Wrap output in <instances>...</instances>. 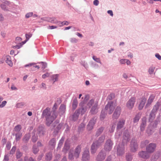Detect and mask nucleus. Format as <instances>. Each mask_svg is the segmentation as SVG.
I'll list each match as a JSON object with an SVG mask.
<instances>
[{
  "mask_svg": "<svg viewBox=\"0 0 161 161\" xmlns=\"http://www.w3.org/2000/svg\"><path fill=\"white\" fill-rule=\"evenodd\" d=\"M57 107V104L55 103L53 107V109L54 110H55ZM50 109L49 108H47L43 111L42 113V115L46 118V124L48 126L50 125L52 123L57 116V113L55 111H53L52 115H51V112Z\"/></svg>",
  "mask_w": 161,
  "mask_h": 161,
  "instance_id": "obj_1",
  "label": "nucleus"
},
{
  "mask_svg": "<svg viewBox=\"0 0 161 161\" xmlns=\"http://www.w3.org/2000/svg\"><path fill=\"white\" fill-rule=\"evenodd\" d=\"M130 135L128 130H126L123 136V142L118 145L117 148V154L119 156H122L125 153V145L124 143L130 141Z\"/></svg>",
  "mask_w": 161,
  "mask_h": 161,
  "instance_id": "obj_2",
  "label": "nucleus"
},
{
  "mask_svg": "<svg viewBox=\"0 0 161 161\" xmlns=\"http://www.w3.org/2000/svg\"><path fill=\"white\" fill-rule=\"evenodd\" d=\"M80 105L82 108L79 109L78 110L76 111L73 115L72 119L74 121L78 119L80 112L81 113L84 114L87 109V107L85 106L86 104L83 102H81Z\"/></svg>",
  "mask_w": 161,
  "mask_h": 161,
  "instance_id": "obj_3",
  "label": "nucleus"
},
{
  "mask_svg": "<svg viewBox=\"0 0 161 161\" xmlns=\"http://www.w3.org/2000/svg\"><path fill=\"white\" fill-rule=\"evenodd\" d=\"M117 104L115 102L110 101L108 103L105 107V109L108 114H112Z\"/></svg>",
  "mask_w": 161,
  "mask_h": 161,
  "instance_id": "obj_4",
  "label": "nucleus"
},
{
  "mask_svg": "<svg viewBox=\"0 0 161 161\" xmlns=\"http://www.w3.org/2000/svg\"><path fill=\"white\" fill-rule=\"evenodd\" d=\"M161 105L160 102H158L154 106L151 113L150 114V120L154 119L155 117V114L157 111L159 109L160 106Z\"/></svg>",
  "mask_w": 161,
  "mask_h": 161,
  "instance_id": "obj_5",
  "label": "nucleus"
},
{
  "mask_svg": "<svg viewBox=\"0 0 161 161\" xmlns=\"http://www.w3.org/2000/svg\"><path fill=\"white\" fill-rule=\"evenodd\" d=\"M136 101V98L135 97H131L126 103V108L129 110H131L134 107Z\"/></svg>",
  "mask_w": 161,
  "mask_h": 161,
  "instance_id": "obj_6",
  "label": "nucleus"
},
{
  "mask_svg": "<svg viewBox=\"0 0 161 161\" xmlns=\"http://www.w3.org/2000/svg\"><path fill=\"white\" fill-rule=\"evenodd\" d=\"M121 111V107L117 106L115 109L112 115V118L113 120L117 119L120 116Z\"/></svg>",
  "mask_w": 161,
  "mask_h": 161,
  "instance_id": "obj_7",
  "label": "nucleus"
},
{
  "mask_svg": "<svg viewBox=\"0 0 161 161\" xmlns=\"http://www.w3.org/2000/svg\"><path fill=\"white\" fill-rule=\"evenodd\" d=\"M2 60L1 61V63H3L5 61L6 63L10 66L12 67L13 65V63L11 61V57L9 55H4L2 58Z\"/></svg>",
  "mask_w": 161,
  "mask_h": 161,
  "instance_id": "obj_8",
  "label": "nucleus"
},
{
  "mask_svg": "<svg viewBox=\"0 0 161 161\" xmlns=\"http://www.w3.org/2000/svg\"><path fill=\"white\" fill-rule=\"evenodd\" d=\"M156 147V145L155 143H151L146 147V151L148 153H152L155 151Z\"/></svg>",
  "mask_w": 161,
  "mask_h": 161,
  "instance_id": "obj_9",
  "label": "nucleus"
},
{
  "mask_svg": "<svg viewBox=\"0 0 161 161\" xmlns=\"http://www.w3.org/2000/svg\"><path fill=\"white\" fill-rule=\"evenodd\" d=\"M90 158L89 151L86 148L83 152L82 160V161H89Z\"/></svg>",
  "mask_w": 161,
  "mask_h": 161,
  "instance_id": "obj_10",
  "label": "nucleus"
},
{
  "mask_svg": "<svg viewBox=\"0 0 161 161\" xmlns=\"http://www.w3.org/2000/svg\"><path fill=\"white\" fill-rule=\"evenodd\" d=\"M106 153L105 151H101L98 153L96 158L97 161H103L105 158Z\"/></svg>",
  "mask_w": 161,
  "mask_h": 161,
  "instance_id": "obj_11",
  "label": "nucleus"
},
{
  "mask_svg": "<svg viewBox=\"0 0 161 161\" xmlns=\"http://www.w3.org/2000/svg\"><path fill=\"white\" fill-rule=\"evenodd\" d=\"M113 145V142L111 140H108L105 145L104 148L105 150L106 151H110Z\"/></svg>",
  "mask_w": 161,
  "mask_h": 161,
  "instance_id": "obj_12",
  "label": "nucleus"
},
{
  "mask_svg": "<svg viewBox=\"0 0 161 161\" xmlns=\"http://www.w3.org/2000/svg\"><path fill=\"white\" fill-rule=\"evenodd\" d=\"M138 154L140 157L144 159H148L150 157V155L147 151H142L139 152Z\"/></svg>",
  "mask_w": 161,
  "mask_h": 161,
  "instance_id": "obj_13",
  "label": "nucleus"
},
{
  "mask_svg": "<svg viewBox=\"0 0 161 161\" xmlns=\"http://www.w3.org/2000/svg\"><path fill=\"white\" fill-rule=\"evenodd\" d=\"M125 120L124 119H120L117 124V129L119 130L123 128L125 124Z\"/></svg>",
  "mask_w": 161,
  "mask_h": 161,
  "instance_id": "obj_14",
  "label": "nucleus"
},
{
  "mask_svg": "<svg viewBox=\"0 0 161 161\" xmlns=\"http://www.w3.org/2000/svg\"><path fill=\"white\" fill-rule=\"evenodd\" d=\"M96 122V119L95 118H93L90 120L87 126V129L88 130H91L93 128Z\"/></svg>",
  "mask_w": 161,
  "mask_h": 161,
  "instance_id": "obj_15",
  "label": "nucleus"
},
{
  "mask_svg": "<svg viewBox=\"0 0 161 161\" xmlns=\"http://www.w3.org/2000/svg\"><path fill=\"white\" fill-rule=\"evenodd\" d=\"M146 101L147 99L144 97H142L141 99V101L138 107L139 110H142L143 108Z\"/></svg>",
  "mask_w": 161,
  "mask_h": 161,
  "instance_id": "obj_16",
  "label": "nucleus"
},
{
  "mask_svg": "<svg viewBox=\"0 0 161 161\" xmlns=\"http://www.w3.org/2000/svg\"><path fill=\"white\" fill-rule=\"evenodd\" d=\"M81 150V147L80 146L78 145L75 148V153H74V156L75 158H78Z\"/></svg>",
  "mask_w": 161,
  "mask_h": 161,
  "instance_id": "obj_17",
  "label": "nucleus"
},
{
  "mask_svg": "<svg viewBox=\"0 0 161 161\" xmlns=\"http://www.w3.org/2000/svg\"><path fill=\"white\" fill-rule=\"evenodd\" d=\"M99 147L97 144L95 142H94L92 145L91 148V152L92 154L95 153L97 148Z\"/></svg>",
  "mask_w": 161,
  "mask_h": 161,
  "instance_id": "obj_18",
  "label": "nucleus"
},
{
  "mask_svg": "<svg viewBox=\"0 0 161 161\" xmlns=\"http://www.w3.org/2000/svg\"><path fill=\"white\" fill-rule=\"evenodd\" d=\"M98 112L97 103H95L92 107L90 112L92 114H96Z\"/></svg>",
  "mask_w": 161,
  "mask_h": 161,
  "instance_id": "obj_19",
  "label": "nucleus"
},
{
  "mask_svg": "<svg viewBox=\"0 0 161 161\" xmlns=\"http://www.w3.org/2000/svg\"><path fill=\"white\" fill-rule=\"evenodd\" d=\"M155 98V96L153 95H151L149 97L148 99L147 103L145 106V108L147 107L151 104L152 102L153 101Z\"/></svg>",
  "mask_w": 161,
  "mask_h": 161,
  "instance_id": "obj_20",
  "label": "nucleus"
},
{
  "mask_svg": "<svg viewBox=\"0 0 161 161\" xmlns=\"http://www.w3.org/2000/svg\"><path fill=\"white\" fill-rule=\"evenodd\" d=\"M130 150L132 152H135L136 151L137 148V145L136 142H131L130 144Z\"/></svg>",
  "mask_w": 161,
  "mask_h": 161,
  "instance_id": "obj_21",
  "label": "nucleus"
},
{
  "mask_svg": "<svg viewBox=\"0 0 161 161\" xmlns=\"http://www.w3.org/2000/svg\"><path fill=\"white\" fill-rule=\"evenodd\" d=\"M146 125V119L145 118H143L142 119V122L140 126V130L141 131L144 130Z\"/></svg>",
  "mask_w": 161,
  "mask_h": 161,
  "instance_id": "obj_22",
  "label": "nucleus"
},
{
  "mask_svg": "<svg viewBox=\"0 0 161 161\" xmlns=\"http://www.w3.org/2000/svg\"><path fill=\"white\" fill-rule=\"evenodd\" d=\"M105 139V136H102L100 137L98 140L95 142L99 146L101 145L102 143L103 142Z\"/></svg>",
  "mask_w": 161,
  "mask_h": 161,
  "instance_id": "obj_23",
  "label": "nucleus"
},
{
  "mask_svg": "<svg viewBox=\"0 0 161 161\" xmlns=\"http://www.w3.org/2000/svg\"><path fill=\"white\" fill-rule=\"evenodd\" d=\"M37 133L39 136L43 135L44 134L43 128L42 127H39L37 129Z\"/></svg>",
  "mask_w": 161,
  "mask_h": 161,
  "instance_id": "obj_24",
  "label": "nucleus"
},
{
  "mask_svg": "<svg viewBox=\"0 0 161 161\" xmlns=\"http://www.w3.org/2000/svg\"><path fill=\"white\" fill-rule=\"evenodd\" d=\"M69 148V146L68 143L66 142L65 143L64 146L63 150V151L64 153H66Z\"/></svg>",
  "mask_w": 161,
  "mask_h": 161,
  "instance_id": "obj_25",
  "label": "nucleus"
},
{
  "mask_svg": "<svg viewBox=\"0 0 161 161\" xmlns=\"http://www.w3.org/2000/svg\"><path fill=\"white\" fill-rule=\"evenodd\" d=\"M64 138L63 137L60 140L58 147L57 150H60L64 141Z\"/></svg>",
  "mask_w": 161,
  "mask_h": 161,
  "instance_id": "obj_26",
  "label": "nucleus"
},
{
  "mask_svg": "<svg viewBox=\"0 0 161 161\" xmlns=\"http://www.w3.org/2000/svg\"><path fill=\"white\" fill-rule=\"evenodd\" d=\"M78 104V102L76 98L73 101L72 107L73 109L75 110L77 107Z\"/></svg>",
  "mask_w": 161,
  "mask_h": 161,
  "instance_id": "obj_27",
  "label": "nucleus"
},
{
  "mask_svg": "<svg viewBox=\"0 0 161 161\" xmlns=\"http://www.w3.org/2000/svg\"><path fill=\"white\" fill-rule=\"evenodd\" d=\"M40 67L38 65H35V64L34 63V64L33 65H32L31 67V70L32 71H36L39 69Z\"/></svg>",
  "mask_w": 161,
  "mask_h": 161,
  "instance_id": "obj_28",
  "label": "nucleus"
},
{
  "mask_svg": "<svg viewBox=\"0 0 161 161\" xmlns=\"http://www.w3.org/2000/svg\"><path fill=\"white\" fill-rule=\"evenodd\" d=\"M56 144V140L55 138L52 139L49 142V144L50 145L53 146V147Z\"/></svg>",
  "mask_w": 161,
  "mask_h": 161,
  "instance_id": "obj_29",
  "label": "nucleus"
},
{
  "mask_svg": "<svg viewBox=\"0 0 161 161\" xmlns=\"http://www.w3.org/2000/svg\"><path fill=\"white\" fill-rule=\"evenodd\" d=\"M106 114L107 113H106L102 111L101 112V114L100 115V119L101 120H103V119H104Z\"/></svg>",
  "mask_w": 161,
  "mask_h": 161,
  "instance_id": "obj_30",
  "label": "nucleus"
},
{
  "mask_svg": "<svg viewBox=\"0 0 161 161\" xmlns=\"http://www.w3.org/2000/svg\"><path fill=\"white\" fill-rule=\"evenodd\" d=\"M158 156L156 154L153 155L151 158V161H155L158 158Z\"/></svg>",
  "mask_w": 161,
  "mask_h": 161,
  "instance_id": "obj_31",
  "label": "nucleus"
},
{
  "mask_svg": "<svg viewBox=\"0 0 161 161\" xmlns=\"http://www.w3.org/2000/svg\"><path fill=\"white\" fill-rule=\"evenodd\" d=\"M21 129V126L20 125H18L14 127V130L16 132H19Z\"/></svg>",
  "mask_w": 161,
  "mask_h": 161,
  "instance_id": "obj_32",
  "label": "nucleus"
},
{
  "mask_svg": "<svg viewBox=\"0 0 161 161\" xmlns=\"http://www.w3.org/2000/svg\"><path fill=\"white\" fill-rule=\"evenodd\" d=\"M63 124H58L57 127L55 128V130L56 133L58 132V131L62 128Z\"/></svg>",
  "mask_w": 161,
  "mask_h": 161,
  "instance_id": "obj_33",
  "label": "nucleus"
},
{
  "mask_svg": "<svg viewBox=\"0 0 161 161\" xmlns=\"http://www.w3.org/2000/svg\"><path fill=\"white\" fill-rule=\"evenodd\" d=\"M52 153H47L46 155V159L47 160L49 161L51 160L52 158Z\"/></svg>",
  "mask_w": 161,
  "mask_h": 161,
  "instance_id": "obj_34",
  "label": "nucleus"
},
{
  "mask_svg": "<svg viewBox=\"0 0 161 161\" xmlns=\"http://www.w3.org/2000/svg\"><path fill=\"white\" fill-rule=\"evenodd\" d=\"M155 67L153 66L150 67L148 70V72L150 74H153L154 72Z\"/></svg>",
  "mask_w": 161,
  "mask_h": 161,
  "instance_id": "obj_35",
  "label": "nucleus"
},
{
  "mask_svg": "<svg viewBox=\"0 0 161 161\" xmlns=\"http://www.w3.org/2000/svg\"><path fill=\"white\" fill-rule=\"evenodd\" d=\"M22 156V154L20 152L19 150H17L16 153V156L17 158H19Z\"/></svg>",
  "mask_w": 161,
  "mask_h": 161,
  "instance_id": "obj_36",
  "label": "nucleus"
},
{
  "mask_svg": "<svg viewBox=\"0 0 161 161\" xmlns=\"http://www.w3.org/2000/svg\"><path fill=\"white\" fill-rule=\"evenodd\" d=\"M30 136L29 134H26L25 135L23 139V141L25 142H27L29 139Z\"/></svg>",
  "mask_w": 161,
  "mask_h": 161,
  "instance_id": "obj_37",
  "label": "nucleus"
},
{
  "mask_svg": "<svg viewBox=\"0 0 161 161\" xmlns=\"http://www.w3.org/2000/svg\"><path fill=\"white\" fill-rule=\"evenodd\" d=\"M103 129L102 128L99 129L96 132V135L98 136H99L103 132Z\"/></svg>",
  "mask_w": 161,
  "mask_h": 161,
  "instance_id": "obj_38",
  "label": "nucleus"
},
{
  "mask_svg": "<svg viewBox=\"0 0 161 161\" xmlns=\"http://www.w3.org/2000/svg\"><path fill=\"white\" fill-rule=\"evenodd\" d=\"M94 100L93 99L91 100L87 104V106L89 107L90 108L92 105V104L94 103Z\"/></svg>",
  "mask_w": 161,
  "mask_h": 161,
  "instance_id": "obj_39",
  "label": "nucleus"
},
{
  "mask_svg": "<svg viewBox=\"0 0 161 161\" xmlns=\"http://www.w3.org/2000/svg\"><path fill=\"white\" fill-rule=\"evenodd\" d=\"M140 119V117L138 115H136L133 119V122L134 123L137 122Z\"/></svg>",
  "mask_w": 161,
  "mask_h": 161,
  "instance_id": "obj_40",
  "label": "nucleus"
},
{
  "mask_svg": "<svg viewBox=\"0 0 161 161\" xmlns=\"http://www.w3.org/2000/svg\"><path fill=\"white\" fill-rule=\"evenodd\" d=\"M24 105L25 103H17L16 106L17 108H19L23 106Z\"/></svg>",
  "mask_w": 161,
  "mask_h": 161,
  "instance_id": "obj_41",
  "label": "nucleus"
},
{
  "mask_svg": "<svg viewBox=\"0 0 161 161\" xmlns=\"http://www.w3.org/2000/svg\"><path fill=\"white\" fill-rule=\"evenodd\" d=\"M16 150V147L15 146H14L11 150H10V154H14Z\"/></svg>",
  "mask_w": 161,
  "mask_h": 161,
  "instance_id": "obj_42",
  "label": "nucleus"
},
{
  "mask_svg": "<svg viewBox=\"0 0 161 161\" xmlns=\"http://www.w3.org/2000/svg\"><path fill=\"white\" fill-rule=\"evenodd\" d=\"M132 156L128 154L126 156V159L127 161H131L132 160Z\"/></svg>",
  "mask_w": 161,
  "mask_h": 161,
  "instance_id": "obj_43",
  "label": "nucleus"
},
{
  "mask_svg": "<svg viewBox=\"0 0 161 161\" xmlns=\"http://www.w3.org/2000/svg\"><path fill=\"white\" fill-rule=\"evenodd\" d=\"M149 143V142L147 140H146L143 142L141 143L142 146L143 147L146 145L147 144H148Z\"/></svg>",
  "mask_w": 161,
  "mask_h": 161,
  "instance_id": "obj_44",
  "label": "nucleus"
},
{
  "mask_svg": "<svg viewBox=\"0 0 161 161\" xmlns=\"http://www.w3.org/2000/svg\"><path fill=\"white\" fill-rule=\"evenodd\" d=\"M16 139L17 141L19 140L21 137V135L19 133H17L15 135Z\"/></svg>",
  "mask_w": 161,
  "mask_h": 161,
  "instance_id": "obj_45",
  "label": "nucleus"
},
{
  "mask_svg": "<svg viewBox=\"0 0 161 161\" xmlns=\"http://www.w3.org/2000/svg\"><path fill=\"white\" fill-rule=\"evenodd\" d=\"M32 34L31 33L27 34H25L26 40L27 41L31 37Z\"/></svg>",
  "mask_w": 161,
  "mask_h": 161,
  "instance_id": "obj_46",
  "label": "nucleus"
},
{
  "mask_svg": "<svg viewBox=\"0 0 161 161\" xmlns=\"http://www.w3.org/2000/svg\"><path fill=\"white\" fill-rule=\"evenodd\" d=\"M93 59L96 62L101 63L100 59L99 58H97L95 56H93L92 57Z\"/></svg>",
  "mask_w": 161,
  "mask_h": 161,
  "instance_id": "obj_47",
  "label": "nucleus"
},
{
  "mask_svg": "<svg viewBox=\"0 0 161 161\" xmlns=\"http://www.w3.org/2000/svg\"><path fill=\"white\" fill-rule=\"evenodd\" d=\"M7 103V101H3L1 104H0V108H2Z\"/></svg>",
  "mask_w": 161,
  "mask_h": 161,
  "instance_id": "obj_48",
  "label": "nucleus"
},
{
  "mask_svg": "<svg viewBox=\"0 0 161 161\" xmlns=\"http://www.w3.org/2000/svg\"><path fill=\"white\" fill-rule=\"evenodd\" d=\"M75 157L74 156V155H73L70 152H69V158L70 160H72L74 159Z\"/></svg>",
  "mask_w": 161,
  "mask_h": 161,
  "instance_id": "obj_49",
  "label": "nucleus"
},
{
  "mask_svg": "<svg viewBox=\"0 0 161 161\" xmlns=\"http://www.w3.org/2000/svg\"><path fill=\"white\" fill-rule=\"evenodd\" d=\"M39 151L38 149L36 146H34L33 147V152L34 153H36Z\"/></svg>",
  "mask_w": 161,
  "mask_h": 161,
  "instance_id": "obj_50",
  "label": "nucleus"
},
{
  "mask_svg": "<svg viewBox=\"0 0 161 161\" xmlns=\"http://www.w3.org/2000/svg\"><path fill=\"white\" fill-rule=\"evenodd\" d=\"M37 137L35 135L33 136L32 137V140L33 142H35L37 140Z\"/></svg>",
  "mask_w": 161,
  "mask_h": 161,
  "instance_id": "obj_51",
  "label": "nucleus"
},
{
  "mask_svg": "<svg viewBox=\"0 0 161 161\" xmlns=\"http://www.w3.org/2000/svg\"><path fill=\"white\" fill-rule=\"evenodd\" d=\"M33 14V13L32 12H30L27 13L25 17L27 18H29Z\"/></svg>",
  "mask_w": 161,
  "mask_h": 161,
  "instance_id": "obj_52",
  "label": "nucleus"
},
{
  "mask_svg": "<svg viewBox=\"0 0 161 161\" xmlns=\"http://www.w3.org/2000/svg\"><path fill=\"white\" fill-rule=\"evenodd\" d=\"M25 161H35L32 158H30L29 159H28V158L26 157H25Z\"/></svg>",
  "mask_w": 161,
  "mask_h": 161,
  "instance_id": "obj_53",
  "label": "nucleus"
},
{
  "mask_svg": "<svg viewBox=\"0 0 161 161\" xmlns=\"http://www.w3.org/2000/svg\"><path fill=\"white\" fill-rule=\"evenodd\" d=\"M11 144L10 142H8L6 145V148L8 150L10 149L11 147Z\"/></svg>",
  "mask_w": 161,
  "mask_h": 161,
  "instance_id": "obj_54",
  "label": "nucleus"
},
{
  "mask_svg": "<svg viewBox=\"0 0 161 161\" xmlns=\"http://www.w3.org/2000/svg\"><path fill=\"white\" fill-rule=\"evenodd\" d=\"M41 63L42 64V68L43 69L46 67L47 66V64L46 63H45L43 62H42Z\"/></svg>",
  "mask_w": 161,
  "mask_h": 161,
  "instance_id": "obj_55",
  "label": "nucleus"
},
{
  "mask_svg": "<svg viewBox=\"0 0 161 161\" xmlns=\"http://www.w3.org/2000/svg\"><path fill=\"white\" fill-rule=\"evenodd\" d=\"M69 24V23L67 21H64L61 23V25H60V26H61L64 25H68Z\"/></svg>",
  "mask_w": 161,
  "mask_h": 161,
  "instance_id": "obj_56",
  "label": "nucleus"
},
{
  "mask_svg": "<svg viewBox=\"0 0 161 161\" xmlns=\"http://www.w3.org/2000/svg\"><path fill=\"white\" fill-rule=\"evenodd\" d=\"M115 128V125H113L112 126L111 129L109 130V131L110 132H113Z\"/></svg>",
  "mask_w": 161,
  "mask_h": 161,
  "instance_id": "obj_57",
  "label": "nucleus"
},
{
  "mask_svg": "<svg viewBox=\"0 0 161 161\" xmlns=\"http://www.w3.org/2000/svg\"><path fill=\"white\" fill-rule=\"evenodd\" d=\"M53 79L54 80V81H56L57 80L58 76L57 75H54L52 76Z\"/></svg>",
  "mask_w": 161,
  "mask_h": 161,
  "instance_id": "obj_58",
  "label": "nucleus"
},
{
  "mask_svg": "<svg viewBox=\"0 0 161 161\" xmlns=\"http://www.w3.org/2000/svg\"><path fill=\"white\" fill-rule=\"evenodd\" d=\"M34 64V63H30L28 64H26L24 66V67H29L31 68V67L32 65H33Z\"/></svg>",
  "mask_w": 161,
  "mask_h": 161,
  "instance_id": "obj_59",
  "label": "nucleus"
},
{
  "mask_svg": "<svg viewBox=\"0 0 161 161\" xmlns=\"http://www.w3.org/2000/svg\"><path fill=\"white\" fill-rule=\"evenodd\" d=\"M49 75V74L48 73H46V74H44L43 75H42V77L43 78V79H45V78L46 77H47Z\"/></svg>",
  "mask_w": 161,
  "mask_h": 161,
  "instance_id": "obj_60",
  "label": "nucleus"
},
{
  "mask_svg": "<svg viewBox=\"0 0 161 161\" xmlns=\"http://www.w3.org/2000/svg\"><path fill=\"white\" fill-rule=\"evenodd\" d=\"M21 46L20 45H16V46H13L12 47L13 48H16V49H19L21 47Z\"/></svg>",
  "mask_w": 161,
  "mask_h": 161,
  "instance_id": "obj_61",
  "label": "nucleus"
},
{
  "mask_svg": "<svg viewBox=\"0 0 161 161\" xmlns=\"http://www.w3.org/2000/svg\"><path fill=\"white\" fill-rule=\"evenodd\" d=\"M57 28V26H49L48 27V29H53L55 28Z\"/></svg>",
  "mask_w": 161,
  "mask_h": 161,
  "instance_id": "obj_62",
  "label": "nucleus"
},
{
  "mask_svg": "<svg viewBox=\"0 0 161 161\" xmlns=\"http://www.w3.org/2000/svg\"><path fill=\"white\" fill-rule=\"evenodd\" d=\"M99 4V1L98 0H95L93 2V4L95 6H97Z\"/></svg>",
  "mask_w": 161,
  "mask_h": 161,
  "instance_id": "obj_63",
  "label": "nucleus"
},
{
  "mask_svg": "<svg viewBox=\"0 0 161 161\" xmlns=\"http://www.w3.org/2000/svg\"><path fill=\"white\" fill-rule=\"evenodd\" d=\"M156 57L159 60H161V56L158 54H156L155 55Z\"/></svg>",
  "mask_w": 161,
  "mask_h": 161,
  "instance_id": "obj_64",
  "label": "nucleus"
}]
</instances>
